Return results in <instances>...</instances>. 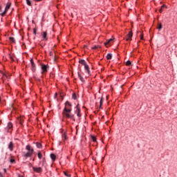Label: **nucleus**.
I'll return each instance as SVG.
<instances>
[{"mask_svg": "<svg viewBox=\"0 0 177 177\" xmlns=\"http://www.w3.org/2000/svg\"><path fill=\"white\" fill-rule=\"evenodd\" d=\"M84 68L86 71V72L88 73V74H91V71L89 70V66H88L87 64L86 65H84Z\"/></svg>", "mask_w": 177, "mask_h": 177, "instance_id": "9b49d317", "label": "nucleus"}, {"mask_svg": "<svg viewBox=\"0 0 177 177\" xmlns=\"http://www.w3.org/2000/svg\"><path fill=\"white\" fill-rule=\"evenodd\" d=\"M76 111L75 113L77 114V117H81V109L80 108V104H77L75 107Z\"/></svg>", "mask_w": 177, "mask_h": 177, "instance_id": "7ed1b4c3", "label": "nucleus"}, {"mask_svg": "<svg viewBox=\"0 0 177 177\" xmlns=\"http://www.w3.org/2000/svg\"><path fill=\"white\" fill-rule=\"evenodd\" d=\"M131 64H132V63L131 62V61H127L126 62V66H131Z\"/></svg>", "mask_w": 177, "mask_h": 177, "instance_id": "393cba45", "label": "nucleus"}, {"mask_svg": "<svg viewBox=\"0 0 177 177\" xmlns=\"http://www.w3.org/2000/svg\"><path fill=\"white\" fill-rule=\"evenodd\" d=\"M72 99H73L74 100H77V95L75 94V93L73 94Z\"/></svg>", "mask_w": 177, "mask_h": 177, "instance_id": "412c9836", "label": "nucleus"}, {"mask_svg": "<svg viewBox=\"0 0 177 177\" xmlns=\"http://www.w3.org/2000/svg\"><path fill=\"white\" fill-rule=\"evenodd\" d=\"M91 139H92L93 142H96V137L91 136Z\"/></svg>", "mask_w": 177, "mask_h": 177, "instance_id": "cd10ccee", "label": "nucleus"}, {"mask_svg": "<svg viewBox=\"0 0 177 177\" xmlns=\"http://www.w3.org/2000/svg\"><path fill=\"white\" fill-rule=\"evenodd\" d=\"M9 39H10V41L11 42H15V39H14V37H10Z\"/></svg>", "mask_w": 177, "mask_h": 177, "instance_id": "c85d7f7f", "label": "nucleus"}, {"mask_svg": "<svg viewBox=\"0 0 177 177\" xmlns=\"http://www.w3.org/2000/svg\"><path fill=\"white\" fill-rule=\"evenodd\" d=\"M13 147H15V144H13L12 142H10L9 144H8V149L10 151H13Z\"/></svg>", "mask_w": 177, "mask_h": 177, "instance_id": "0eeeda50", "label": "nucleus"}, {"mask_svg": "<svg viewBox=\"0 0 177 177\" xmlns=\"http://www.w3.org/2000/svg\"><path fill=\"white\" fill-rule=\"evenodd\" d=\"M38 158H39V160H41V158H42V153H41V152H39L37 153Z\"/></svg>", "mask_w": 177, "mask_h": 177, "instance_id": "5701e85b", "label": "nucleus"}, {"mask_svg": "<svg viewBox=\"0 0 177 177\" xmlns=\"http://www.w3.org/2000/svg\"><path fill=\"white\" fill-rule=\"evenodd\" d=\"M26 3H27V5H28V6H31V1L26 0Z\"/></svg>", "mask_w": 177, "mask_h": 177, "instance_id": "b1692460", "label": "nucleus"}, {"mask_svg": "<svg viewBox=\"0 0 177 177\" xmlns=\"http://www.w3.org/2000/svg\"><path fill=\"white\" fill-rule=\"evenodd\" d=\"M36 2H41L42 0H35Z\"/></svg>", "mask_w": 177, "mask_h": 177, "instance_id": "c9c22d12", "label": "nucleus"}, {"mask_svg": "<svg viewBox=\"0 0 177 177\" xmlns=\"http://www.w3.org/2000/svg\"><path fill=\"white\" fill-rule=\"evenodd\" d=\"M54 97H55V98L57 97V93H55V94Z\"/></svg>", "mask_w": 177, "mask_h": 177, "instance_id": "72a5a7b5", "label": "nucleus"}, {"mask_svg": "<svg viewBox=\"0 0 177 177\" xmlns=\"http://www.w3.org/2000/svg\"><path fill=\"white\" fill-rule=\"evenodd\" d=\"M77 75H78V77L80 78V81H82V82H85V80H84V77H82V76H81V74H80V73H78Z\"/></svg>", "mask_w": 177, "mask_h": 177, "instance_id": "2eb2a0df", "label": "nucleus"}, {"mask_svg": "<svg viewBox=\"0 0 177 177\" xmlns=\"http://www.w3.org/2000/svg\"><path fill=\"white\" fill-rule=\"evenodd\" d=\"M33 171H35V172H37V174L41 173V171H42V168L41 167H32Z\"/></svg>", "mask_w": 177, "mask_h": 177, "instance_id": "6e6552de", "label": "nucleus"}, {"mask_svg": "<svg viewBox=\"0 0 177 177\" xmlns=\"http://www.w3.org/2000/svg\"><path fill=\"white\" fill-rule=\"evenodd\" d=\"M26 149L28 150V152H23L22 157L27 160L28 157H31L32 156V153H34V149H32L30 145H27Z\"/></svg>", "mask_w": 177, "mask_h": 177, "instance_id": "f03ea898", "label": "nucleus"}, {"mask_svg": "<svg viewBox=\"0 0 177 177\" xmlns=\"http://www.w3.org/2000/svg\"><path fill=\"white\" fill-rule=\"evenodd\" d=\"M162 28V24L161 23L158 24V30H161V29Z\"/></svg>", "mask_w": 177, "mask_h": 177, "instance_id": "6ab92c4d", "label": "nucleus"}, {"mask_svg": "<svg viewBox=\"0 0 177 177\" xmlns=\"http://www.w3.org/2000/svg\"><path fill=\"white\" fill-rule=\"evenodd\" d=\"M33 34H35V35L37 34V30L35 29L33 30Z\"/></svg>", "mask_w": 177, "mask_h": 177, "instance_id": "2f4dec72", "label": "nucleus"}, {"mask_svg": "<svg viewBox=\"0 0 177 177\" xmlns=\"http://www.w3.org/2000/svg\"><path fill=\"white\" fill-rule=\"evenodd\" d=\"M50 158L53 161H55V160H56V155H55V153H51Z\"/></svg>", "mask_w": 177, "mask_h": 177, "instance_id": "dca6fc26", "label": "nucleus"}, {"mask_svg": "<svg viewBox=\"0 0 177 177\" xmlns=\"http://www.w3.org/2000/svg\"><path fill=\"white\" fill-rule=\"evenodd\" d=\"M97 48H99V46H95L92 47L91 49L96 50V49H97Z\"/></svg>", "mask_w": 177, "mask_h": 177, "instance_id": "c756f323", "label": "nucleus"}, {"mask_svg": "<svg viewBox=\"0 0 177 177\" xmlns=\"http://www.w3.org/2000/svg\"><path fill=\"white\" fill-rule=\"evenodd\" d=\"M162 8H165V6H162L161 8L159 10L160 13H162Z\"/></svg>", "mask_w": 177, "mask_h": 177, "instance_id": "bb28decb", "label": "nucleus"}, {"mask_svg": "<svg viewBox=\"0 0 177 177\" xmlns=\"http://www.w3.org/2000/svg\"><path fill=\"white\" fill-rule=\"evenodd\" d=\"M10 8V3H8L6 6L5 11L1 14V16L2 17L5 16V15H6V12H8V10H9Z\"/></svg>", "mask_w": 177, "mask_h": 177, "instance_id": "20e7f679", "label": "nucleus"}, {"mask_svg": "<svg viewBox=\"0 0 177 177\" xmlns=\"http://www.w3.org/2000/svg\"><path fill=\"white\" fill-rule=\"evenodd\" d=\"M112 57H113V55L111 53L107 54L106 55L107 60H111Z\"/></svg>", "mask_w": 177, "mask_h": 177, "instance_id": "ddd939ff", "label": "nucleus"}, {"mask_svg": "<svg viewBox=\"0 0 177 177\" xmlns=\"http://www.w3.org/2000/svg\"><path fill=\"white\" fill-rule=\"evenodd\" d=\"M103 105V100L101 99L100 102V109H102V106Z\"/></svg>", "mask_w": 177, "mask_h": 177, "instance_id": "4be33fe9", "label": "nucleus"}, {"mask_svg": "<svg viewBox=\"0 0 177 177\" xmlns=\"http://www.w3.org/2000/svg\"><path fill=\"white\" fill-rule=\"evenodd\" d=\"M140 39H143V35H140Z\"/></svg>", "mask_w": 177, "mask_h": 177, "instance_id": "f704fd0d", "label": "nucleus"}, {"mask_svg": "<svg viewBox=\"0 0 177 177\" xmlns=\"http://www.w3.org/2000/svg\"><path fill=\"white\" fill-rule=\"evenodd\" d=\"M3 176H2V173H0V177H2Z\"/></svg>", "mask_w": 177, "mask_h": 177, "instance_id": "58836bf2", "label": "nucleus"}, {"mask_svg": "<svg viewBox=\"0 0 177 177\" xmlns=\"http://www.w3.org/2000/svg\"><path fill=\"white\" fill-rule=\"evenodd\" d=\"M79 63H80V64H82V66H86V62L84 59L80 60Z\"/></svg>", "mask_w": 177, "mask_h": 177, "instance_id": "4468645a", "label": "nucleus"}, {"mask_svg": "<svg viewBox=\"0 0 177 177\" xmlns=\"http://www.w3.org/2000/svg\"><path fill=\"white\" fill-rule=\"evenodd\" d=\"M133 35V34L132 33V31H130L127 35V38L126 39V41H131V39H132Z\"/></svg>", "mask_w": 177, "mask_h": 177, "instance_id": "423d86ee", "label": "nucleus"}, {"mask_svg": "<svg viewBox=\"0 0 177 177\" xmlns=\"http://www.w3.org/2000/svg\"><path fill=\"white\" fill-rule=\"evenodd\" d=\"M50 56H53V52H50Z\"/></svg>", "mask_w": 177, "mask_h": 177, "instance_id": "473e14b6", "label": "nucleus"}, {"mask_svg": "<svg viewBox=\"0 0 177 177\" xmlns=\"http://www.w3.org/2000/svg\"><path fill=\"white\" fill-rule=\"evenodd\" d=\"M0 102H1V97H0Z\"/></svg>", "mask_w": 177, "mask_h": 177, "instance_id": "a19ab883", "label": "nucleus"}, {"mask_svg": "<svg viewBox=\"0 0 177 177\" xmlns=\"http://www.w3.org/2000/svg\"><path fill=\"white\" fill-rule=\"evenodd\" d=\"M10 162L13 164V162H15V159H10Z\"/></svg>", "mask_w": 177, "mask_h": 177, "instance_id": "7c9ffc66", "label": "nucleus"}, {"mask_svg": "<svg viewBox=\"0 0 177 177\" xmlns=\"http://www.w3.org/2000/svg\"><path fill=\"white\" fill-rule=\"evenodd\" d=\"M48 66L46 65H41V70H42V72L41 73L42 74H45V73H47L48 72Z\"/></svg>", "mask_w": 177, "mask_h": 177, "instance_id": "39448f33", "label": "nucleus"}, {"mask_svg": "<svg viewBox=\"0 0 177 177\" xmlns=\"http://www.w3.org/2000/svg\"><path fill=\"white\" fill-rule=\"evenodd\" d=\"M13 127V124H12V122H8V129H12V128Z\"/></svg>", "mask_w": 177, "mask_h": 177, "instance_id": "a211bd4d", "label": "nucleus"}, {"mask_svg": "<svg viewBox=\"0 0 177 177\" xmlns=\"http://www.w3.org/2000/svg\"><path fill=\"white\" fill-rule=\"evenodd\" d=\"M30 63L32 71H35V64L34 63V60L30 59Z\"/></svg>", "mask_w": 177, "mask_h": 177, "instance_id": "1a4fd4ad", "label": "nucleus"}, {"mask_svg": "<svg viewBox=\"0 0 177 177\" xmlns=\"http://www.w3.org/2000/svg\"><path fill=\"white\" fill-rule=\"evenodd\" d=\"M64 174L65 176L71 177V175L67 174V172H66V171H64Z\"/></svg>", "mask_w": 177, "mask_h": 177, "instance_id": "a878e982", "label": "nucleus"}, {"mask_svg": "<svg viewBox=\"0 0 177 177\" xmlns=\"http://www.w3.org/2000/svg\"><path fill=\"white\" fill-rule=\"evenodd\" d=\"M19 177H23V176H19Z\"/></svg>", "mask_w": 177, "mask_h": 177, "instance_id": "ea45409f", "label": "nucleus"}, {"mask_svg": "<svg viewBox=\"0 0 177 177\" xmlns=\"http://www.w3.org/2000/svg\"><path fill=\"white\" fill-rule=\"evenodd\" d=\"M113 42V39H109L106 40V42L104 43L105 46H107V45H110Z\"/></svg>", "mask_w": 177, "mask_h": 177, "instance_id": "9d476101", "label": "nucleus"}, {"mask_svg": "<svg viewBox=\"0 0 177 177\" xmlns=\"http://www.w3.org/2000/svg\"><path fill=\"white\" fill-rule=\"evenodd\" d=\"M0 12H2V8H1V6H0Z\"/></svg>", "mask_w": 177, "mask_h": 177, "instance_id": "4c0bfd02", "label": "nucleus"}, {"mask_svg": "<svg viewBox=\"0 0 177 177\" xmlns=\"http://www.w3.org/2000/svg\"><path fill=\"white\" fill-rule=\"evenodd\" d=\"M71 104L70 103V102L66 101L65 102V107L64 109V111L62 112V114L64 115V117H66V118H73V117H74V115L71 114L70 113H71Z\"/></svg>", "mask_w": 177, "mask_h": 177, "instance_id": "f257e3e1", "label": "nucleus"}, {"mask_svg": "<svg viewBox=\"0 0 177 177\" xmlns=\"http://www.w3.org/2000/svg\"><path fill=\"white\" fill-rule=\"evenodd\" d=\"M10 59H11V60H12V62H13V57H10Z\"/></svg>", "mask_w": 177, "mask_h": 177, "instance_id": "e433bc0d", "label": "nucleus"}, {"mask_svg": "<svg viewBox=\"0 0 177 177\" xmlns=\"http://www.w3.org/2000/svg\"><path fill=\"white\" fill-rule=\"evenodd\" d=\"M36 146L38 149H41V147H42V145H41L39 142H37Z\"/></svg>", "mask_w": 177, "mask_h": 177, "instance_id": "aec40b11", "label": "nucleus"}, {"mask_svg": "<svg viewBox=\"0 0 177 177\" xmlns=\"http://www.w3.org/2000/svg\"><path fill=\"white\" fill-rule=\"evenodd\" d=\"M42 35L44 41H48V36H47L46 32H44Z\"/></svg>", "mask_w": 177, "mask_h": 177, "instance_id": "f8f14e48", "label": "nucleus"}, {"mask_svg": "<svg viewBox=\"0 0 177 177\" xmlns=\"http://www.w3.org/2000/svg\"><path fill=\"white\" fill-rule=\"evenodd\" d=\"M66 140L67 136L66 135V133L62 134V140H64V142H66Z\"/></svg>", "mask_w": 177, "mask_h": 177, "instance_id": "f3484780", "label": "nucleus"}]
</instances>
